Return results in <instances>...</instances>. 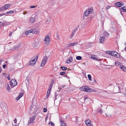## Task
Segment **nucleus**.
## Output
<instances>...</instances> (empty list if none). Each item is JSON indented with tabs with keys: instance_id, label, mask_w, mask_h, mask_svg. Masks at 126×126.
Returning a JSON list of instances; mask_svg holds the SVG:
<instances>
[{
	"instance_id": "f257e3e1",
	"label": "nucleus",
	"mask_w": 126,
	"mask_h": 126,
	"mask_svg": "<svg viewBox=\"0 0 126 126\" xmlns=\"http://www.w3.org/2000/svg\"><path fill=\"white\" fill-rule=\"evenodd\" d=\"M50 56V53L49 52H46L45 56L43 58L41 63V66L43 67L44 66L47 61L48 58Z\"/></svg>"
},
{
	"instance_id": "f03ea898",
	"label": "nucleus",
	"mask_w": 126,
	"mask_h": 126,
	"mask_svg": "<svg viewBox=\"0 0 126 126\" xmlns=\"http://www.w3.org/2000/svg\"><path fill=\"white\" fill-rule=\"evenodd\" d=\"M38 58V56L35 57H33L31 59L30 62V64L31 66H33L36 63Z\"/></svg>"
},
{
	"instance_id": "7ed1b4c3",
	"label": "nucleus",
	"mask_w": 126,
	"mask_h": 126,
	"mask_svg": "<svg viewBox=\"0 0 126 126\" xmlns=\"http://www.w3.org/2000/svg\"><path fill=\"white\" fill-rule=\"evenodd\" d=\"M93 12V10L92 9L90 8H88V10L85 11L83 14V16L85 15L86 16H87L89 14H91Z\"/></svg>"
},
{
	"instance_id": "20e7f679",
	"label": "nucleus",
	"mask_w": 126,
	"mask_h": 126,
	"mask_svg": "<svg viewBox=\"0 0 126 126\" xmlns=\"http://www.w3.org/2000/svg\"><path fill=\"white\" fill-rule=\"evenodd\" d=\"M36 116L34 115L32 116V117L30 118V120L28 121V124H30L32 123H33L35 119Z\"/></svg>"
},
{
	"instance_id": "39448f33",
	"label": "nucleus",
	"mask_w": 126,
	"mask_h": 126,
	"mask_svg": "<svg viewBox=\"0 0 126 126\" xmlns=\"http://www.w3.org/2000/svg\"><path fill=\"white\" fill-rule=\"evenodd\" d=\"M45 43L47 45L49 44L50 41L49 37L48 35H47L46 36L44 39Z\"/></svg>"
},
{
	"instance_id": "423d86ee",
	"label": "nucleus",
	"mask_w": 126,
	"mask_h": 126,
	"mask_svg": "<svg viewBox=\"0 0 126 126\" xmlns=\"http://www.w3.org/2000/svg\"><path fill=\"white\" fill-rule=\"evenodd\" d=\"M17 83L16 80L15 79H12L10 83L11 87L13 88L17 85Z\"/></svg>"
},
{
	"instance_id": "0eeeda50",
	"label": "nucleus",
	"mask_w": 126,
	"mask_h": 126,
	"mask_svg": "<svg viewBox=\"0 0 126 126\" xmlns=\"http://www.w3.org/2000/svg\"><path fill=\"white\" fill-rule=\"evenodd\" d=\"M123 5V4L122 2H118L115 3V6L118 7H120L122 6Z\"/></svg>"
},
{
	"instance_id": "6e6552de",
	"label": "nucleus",
	"mask_w": 126,
	"mask_h": 126,
	"mask_svg": "<svg viewBox=\"0 0 126 126\" xmlns=\"http://www.w3.org/2000/svg\"><path fill=\"white\" fill-rule=\"evenodd\" d=\"M83 88L84 91L87 92H90L92 91V89L87 86H84Z\"/></svg>"
},
{
	"instance_id": "1a4fd4ad",
	"label": "nucleus",
	"mask_w": 126,
	"mask_h": 126,
	"mask_svg": "<svg viewBox=\"0 0 126 126\" xmlns=\"http://www.w3.org/2000/svg\"><path fill=\"white\" fill-rule=\"evenodd\" d=\"M9 7H10V4H7L5 5L4 7L3 6L2 7L1 9H0V10H2L4 11L5 10L7 9Z\"/></svg>"
},
{
	"instance_id": "9d476101",
	"label": "nucleus",
	"mask_w": 126,
	"mask_h": 126,
	"mask_svg": "<svg viewBox=\"0 0 126 126\" xmlns=\"http://www.w3.org/2000/svg\"><path fill=\"white\" fill-rule=\"evenodd\" d=\"M85 123L87 126H93V125L91 124V121L90 120L88 119L86 120Z\"/></svg>"
},
{
	"instance_id": "9b49d317",
	"label": "nucleus",
	"mask_w": 126,
	"mask_h": 126,
	"mask_svg": "<svg viewBox=\"0 0 126 126\" xmlns=\"http://www.w3.org/2000/svg\"><path fill=\"white\" fill-rule=\"evenodd\" d=\"M31 33L34 34H37L38 33V30L36 29H33L31 30Z\"/></svg>"
},
{
	"instance_id": "f8f14e48",
	"label": "nucleus",
	"mask_w": 126,
	"mask_h": 126,
	"mask_svg": "<svg viewBox=\"0 0 126 126\" xmlns=\"http://www.w3.org/2000/svg\"><path fill=\"white\" fill-rule=\"evenodd\" d=\"M100 43H103L105 40V37L102 36L100 37Z\"/></svg>"
},
{
	"instance_id": "ddd939ff",
	"label": "nucleus",
	"mask_w": 126,
	"mask_h": 126,
	"mask_svg": "<svg viewBox=\"0 0 126 126\" xmlns=\"http://www.w3.org/2000/svg\"><path fill=\"white\" fill-rule=\"evenodd\" d=\"M73 61L72 58V57H69L68 59H67L66 62L68 63H70L71 62H72Z\"/></svg>"
},
{
	"instance_id": "4468645a",
	"label": "nucleus",
	"mask_w": 126,
	"mask_h": 126,
	"mask_svg": "<svg viewBox=\"0 0 126 126\" xmlns=\"http://www.w3.org/2000/svg\"><path fill=\"white\" fill-rule=\"evenodd\" d=\"M78 43L77 42H74V43H71L68 45V46L67 47H69L70 46H73L77 45Z\"/></svg>"
},
{
	"instance_id": "2eb2a0df",
	"label": "nucleus",
	"mask_w": 126,
	"mask_h": 126,
	"mask_svg": "<svg viewBox=\"0 0 126 126\" xmlns=\"http://www.w3.org/2000/svg\"><path fill=\"white\" fill-rule=\"evenodd\" d=\"M53 84V82L52 81L49 87V88L48 89V91H51V90L52 88V87Z\"/></svg>"
},
{
	"instance_id": "dca6fc26",
	"label": "nucleus",
	"mask_w": 126,
	"mask_h": 126,
	"mask_svg": "<svg viewBox=\"0 0 126 126\" xmlns=\"http://www.w3.org/2000/svg\"><path fill=\"white\" fill-rule=\"evenodd\" d=\"M117 52L116 51H113L111 52V55L112 56H114L115 57V56H116Z\"/></svg>"
},
{
	"instance_id": "f3484780",
	"label": "nucleus",
	"mask_w": 126,
	"mask_h": 126,
	"mask_svg": "<svg viewBox=\"0 0 126 126\" xmlns=\"http://www.w3.org/2000/svg\"><path fill=\"white\" fill-rule=\"evenodd\" d=\"M120 67L124 71H126V68L123 65H121Z\"/></svg>"
},
{
	"instance_id": "a211bd4d",
	"label": "nucleus",
	"mask_w": 126,
	"mask_h": 126,
	"mask_svg": "<svg viewBox=\"0 0 126 126\" xmlns=\"http://www.w3.org/2000/svg\"><path fill=\"white\" fill-rule=\"evenodd\" d=\"M35 18L34 17H31L30 18V22L31 23H33L35 21Z\"/></svg>"
},
{
	"instance_id": "6ab92c4d",
	"label": "nucleus",
	"mask_w": 126,
	"mask_h": 126,
	"mask_svg": "<svg viewBox=\"0 0 126 126\" xmlns=\"http://www.w3.org/2000/svg\"><path fill=\"white\" fill-rule=\"evenodd\" d=\"M91 58L92 59H93L94 60H98V59L97 58H96L95 57V55H92L91 56Z\"/></svg>"
},
{
	"instance_id": "aec40b11",
	"label": "nucleus",
	"mask_w": 126,
	"mask_h": 126,
	"mask_svg": "<svg viewBox=\"0 0 126 126\" xmlns=\"http://www.w3.org/2000/svg\"><path fill=\"white\" fill-rule=\"evenodd\" d=\"M78 30V29L77 28H76L74 29L73 30V32H72V34L74 35L76 31H77Z\"/></svg>"
},
{
	"instance_id": "412c9836",
	"label": "nucleus",
	"mask_w": 126,
	"mask_h": 126,
	"mask_svg": "<svg viewBox=\"0 0 126 126\" xmlns=\"http://www.w3.org/2000/svg\"><path fill=\"white\" fill-rule=\"evenodd\" d=\"M19 48V46L17 45L15 47H14V50H18Z\"/></svg>"
},
{
	"instance_id": "4be33fe9",
	"label": "nucleus",
	"mask_w": 126,
	"mask_h": 126,
	"mask_svg": "<svg viewBox=\"0 0 126 126\" xmlns=\"http://www.w3.org/2000/svg\"><path fill=\"white\" fill-rule=\"evenodd\" d=\"M14 12V11L13 10L10 11L9 12H7L6 14L9 15H10L12 14Z\"/></svg>"
},
{
	"instance_id": "5701e85b",
	"label": "nucleus",
	"mask_w": 126,
	"mask_h": 126,
	"mask_svg": "<svg viewBox=\"0 0 126 126\" xmlns=\"http://www.w3.org/2000/svg\"><path fill=\"white\" fill-rule=\"evenodd\" d=\"M76 59L77 60H80L82 59V57L80 56H77L76 58Z\"/></svg>"
},
{
	"instance_id": "b1692460",
	"label": "nucleus",
	"mask_w": 126,
	"mask_h": 126,
	"mask_svg": "<svg viewBox=\"0 0 126 126\" xmlns=\"http://www.w3.org/2000/svg\"><path fill=\"white\" fill-rule=\"evenodd\" d=\"M7 90L10 91L11 89V88L9 86V84H7Z\"/></svg>"
},
{
	"instance_id": "393cba45",
	"label": "nucleus",
	"mask_w": 126,
	"mask_h": 126,
	"mask_svg": "<svg viewBox=\"0 0 126 126\" xmlns=\"http://www.w3.org/2000/svg\"><path fill=\"white\" fill-rule=\"evenodd\" d=\"M60 68L61 69L64 71L66 70L67 69V67L65 66H61Z\"/></svg>"
},
{
	"instance_id": "a878e982",
	"label": "nucleus",
	"mask_w": 126,
	"mask_h": 126,
	"mask_svg": "<svg viewBox=\"0 0 126 126\" xmlns=\"http://www.w3.org/2000/svg\"><path fill=\"white\" fill-rule=\"evenodd\" d=\"M31 33V30H30V31H28V32L27 31L26 32H25V33L26 35H28V34L29 33Z\"/></svg>"
},
{
	"instance_id": "bb28decb",
	"label": "nucleus",
	"mask_w": 126,
	"mask_h": 126,
	"mask_svg": "<svg viewBox=\"0 0 126 126\" xmlns=\"http://www.w3.org/2000/svg\"><path fill=\"white\" fill-rule=\"evenodd\" d=\"M98 112L100 113H102V109L101 108H99L98 109Z\"/></svg>"
},
{
	"instance_id": "cd10ccee",
	"label": "nucleus",
	"mask_w": 126,
	"mask_h": 126,
	"mask_svg": "<svg viewBox=\"0 0 126 126\" xmlns=\"http://www.w3.org/2000/svg\"><path fill=\"white\" fill-rule=\"evenodd\" d=\"M71 119L73 121H75L77 120V118L76 117H73L71 118Z\"/></svg>"
},
{
	"instance_id": "c85d7f7f",
	"label": "nucleus",
	"mask_w": 126,
	"mask_h": 126,
	"mask_svg": "<svg viewBox=\"0 0 126 126\" xmlns=\"http://www.w3.org/2000/svg\"><path fill=\"white\" fill-rule=\"evenodd\" d=\"M66 85H63L62 86V87H59V89H60V91H61V89H62V88H66Z\"/></svg>"
},
{
	"instance_id": "c756f323",
	"label": "nucleus",
	"mask_w": 126,
	"mask_h": 126,
	"mask_svg": "<svg viewBox=\"0 0 126 126\" xmlns=\"http://www.w3.org/2000/svg\"><path fill=\"white\" fill-rule=\"evenodd\" d=\"M109 33L107 32L104 33V35L106 37H108L109 36Z\"/></svg>"
},
{
	"instance_id": "7c9ffc66",
	"label": "nucleus",
	"mask_w": 126,
	"mask_h": 126,
	"mask_svg": "<svg viewBox=\"0 0 126 126\" xmlns=\"http://www.w3.org/2000/svg\"><path fill=\"white\" fill-rule=\"evenodd\" d=\"M88 78L90 80H92V77L89 74L88 75Z\"/></svg>"
},
{
	"instance_id": "2f4dec72",
	"label": "nucleus",
	"mask_w": 126,
	"mask_h": 126,
	"mask_svg": "<svg viewBox=\"0 0 126 126\" xmlns=\"http://www.w3.org/2000/svg\"><path fill=\"white\" fill-rule=\"evenodd\" d=\"M50 92V91H47V94H46L47 98L48 97V96L49 95Z\"/></svg>"
},
{
	"instance_id": "473e14b6",
	"label": "nucleus",
	"mask_w": 126,
	"mask_h": 126,
	"mask_svg": "<svg viewBox=\"0 0 126 126\" xmlns=\"http://www.w3.org/2000/svg\"><path fill=\"white\" fill-rule=\"evenodd\" d=\"M60 75H63L65 74V72H60L59 73Z\"/></svg>"
},
{
	"instance_id": "72a5a7b5",
	"label": "nucleus",
	"mask_w": 126,
	"mask_h": 126,
	"mask_svg": "<svg viewBox=\"0 0 126 126\" xmlns=\"http://www.w3.org/2000/svg\"><path fill=\"white\" fill-rule=\"evenodd\" d=\"M49 124H50L51 126H54L55 125L51 121H50L49 123Z\"/></svg>"
},
{
	"instance_id": "f704fd0d",
	"label": "nucleus",
	"mask_w": 126,
	"mask_h": 126,
	"mask_svg": "<svg viewBox=\"0 0 126 126\" xmlns=\"http://www.w3.org/2000/svg\"><path fill=\"white\" fill-rule=\"evenodd\" d=\"M58 96V94H57L56 92H55V100H56L57 99V96Z\"/></svg>"
},
{
	"instance_id": "c9c22d12",
	"label": "nucleus",
	"mask_w": 126,
	"mask_h": 126,
	"mask_svg": "<svg viewBox=\"0 0 126 126\" xmlns=\"http://www.w3.org/2000/svg\"><path fill=\"white\" fill-rule=\"evenodd\" d=\"M93 42H92L88 43L87 44V45L88 46H91L93 44Z\"/></svg>"
},
{
	"instance_id": "e433bc0d",
	"label": "nucleus",
	"mask_w": 126,
	"mask_h": 126,
	"mask_svg": "<svg viewBox=\"0 0 126 126\" xmlns=\"http://www.w3.org/2000/svg\"><path fill=\"white\" fill-rule=\"evenodd\" d=\"M120 55H119V54L117 52V54H116V56H115V57H117V58H120V57H120Z\"/></svg>"
},
{
	"instance_id": "4c0bfd02",
	"label": "nucleus",
	"mask_w": 126,
	"mask_h": 126,
	"mask_svg": "<svg viewBox=\"0 0 126 126\" xmlns=\"http://www.w3.org/2000/svg\"><path fill=\"white\" fill-rule=\"evenodd\" d=\"M106 53L107 54H109L110 55H111V52L110 51H107L106 52Z\"/></svg>"
},
{
	"instance_id": "58836bf2",
	"label": "nucleus",
	"mask_w": 126,
	"mask_h": 126,
	"mask_svg": "<svg viewBox=\"0 0 126 126\" xmlns=\"http://www.w3.org/2000/svg\"><path fill=\"white\" fill-rule=\"evenodd\" d=\"M120 63L118 62H116L115 63V64L116 66H118L120 65Z\"/></svg>"
},
{
	"instance_id": "ea45409f",
	"label": "nucleus",
	"mask_w": 126,
	"mask_h": 126,
	"mask_svg": "<svg viewBox=\"0 0 126 126\" xmlns=\"http://www.w3.org/2000/svg\"><path fill=\"white\" fill-rule=\"evenodd\" d=\"M126 9V6H124L123 7L120 8V10L121 11V10H123L124 9Z\"/></svg>"
},
{
	"instance_id": "a19ab883",
	"label": "nucleus",
	"mask_w": 126,
	"mask_h": 126,
	"mask_svg": "<svg viewBox=\"0 0 126 126\" xmlns=\"http://www.w3.org/2000/svg\"><path fill=\"white\" fill-rule=\"evenodd\" d=\"M60 122L61 123V124H63V123L64 124L65 122H63V120L62 119H60Z\"/></svg>"
},
{
	"instance_id": "79ce46f5",
	"label": "nucleus",
	"mask_w": 126,
	"mask_h": 126,
	"mask_svg": "<svg viewBox=\"0 0 126 126\" xmlns=\"http://www.w3.org/2000/svg\"><path fill=\"white\" fill-rule=\"evenodd\" d=\"M84 86H82L79 88L80 90L81 91H84V89L83 88Z\"/></svg>"
},
{
	"instance_id": "37998d69",
	"label": "nucleus",
	"mask_w": 126,
	"mask_h": 126,
	"mask_svg": "<svg viewBox=\"0 0 126 126\" xmlns=\"http://www.w3.org/2000/svg\"><path fill=\"white\" fill-rule=\"evenodd\" d=\"M8 24H6V23H2V25H3L4 26H5V25H9V23H7Z\"/></svg>"
},
{
	"instance_id": "c03bdc74",
	"label": "nucleus",
	"mask_w": 126,
	"mask_h": 126,
	"mask_svg": "<svg viewBox=\"0 0 126 126\" xmlns=\"http://www.w3.org/2000/svg\"><path fill=\"white\" fill-rule=\"evenodd\" d=\"M47 109L46 108H44V112H46L47 111Z\"/></svg>"
},
{
	"instance_id": "a18cd8bd",
	"label": "nucleus",
	"mask_w": 126,
	"mask_h": 126,
	"mask_svg": "<svg viewBox=\"0 0 126 126\" xmlns=\"http://www.w3.org/2000/svg\"><path fill=\"white\" fill-rule=\"evenodd\" d=\"M6 13H3L2 14H0V16H3V15H6Z\"/></svg>"
},
{
	"instance_id": "49530a36",
	"label": "nucleus",
	"mask_w": 126,
	"mask_h": 126,
	"mask_svg": "<svg viewBox=\"0 0 126 126\" xmlns=\"http://www.w3.org/2000/svg\"><path fill=\"white\" fill-rule=\"evenodd\" d=\"M121 11L123 12H126V9H124L123 10H121Z\"/></svg>"
},
{
	"instance_id": "de8ad7c7",
	"label": "nucleus",
	"mask_w": 126,
	"mask_h": 126,
	"mask_svg": "<svg viewBox=\"0 0 126 126\" xmlns=\"http://www.w3.org/2000/svg\"><path fill=\"white\" fill-rule=\"evenodd\" d=\"M74 35L73 34H71V36H70V39H71L73 37Z\"/></svg>"
},
{
	"instance_id": "09e8293b",
	"label": "nucleus",
	"mask_w": 126,
	"mask_h": 126,
	"mask_svg": "<svg viewBox=\"0 0 126 126\" xmlns=\"http://www.w3.org/2000/svg\"><path fill=\"white\" fill-rule=\"evenodd\" d=\"M6 64L3 65H2V66H3V68H5V67H6Z\"/></svg>"
},
{
	"instance_id": "8fccbe9b",
	"label": "nucleus",
	"mask_w": 126,
	"mask_h": 126,
	"mask_svg": "<svg viewBox=\"0 0 126 126\" xmlns=\"http://www.w3.org/2000/svg\"><path fill=\"white\" fill-rule=\"evenodd\" d=\"M29 78L28 76L27 77L26 79V80H26L27 81H28L29 80Z\"/></svg>"
},
{
	"instance_id": "3c124183",
	"label": "nucleus",
	"mask_w": 126,
	"mask_h": 126,
	"mask_svg": "<svg viewBox=\"0 0 126 126\" xmlns=\"http://www.w3.org/2000/svg\"><path fill=\"white\" fill-rule=\"evenodd\" d=\"M35 7V6H30V8H34Z\"/></svg>"
},
{
	"instance_id": "603ef678",
	"label": "nucleus",
	"mask_w": 126,
	"mask_h": 126,
	"mask_svg": "<svg viewBox=\"0 0 126 126\" xmlns=\"http://www.w3.org/2000/svg\"><path fill=\"white\" fill-rule=\"evenodd\" d=\"M14 122L15 123H17V119L16 118L14 120Z\"/></svg>"
},
{
	"instance_id": "864d4df0",
	"label": "nucleus",
	"mask_w": 126,
	"mask_h": 126,
	"mask_svg": "<svg viewBox=\"0 0 126 126\" xmlns=\"http://www.w3.org/2000/svg\"><path fill=\"white\" fill-rule=\"evenodd\" d=\"M88 99V98L87 97H85L84 98V101H85L87 99Z\"/></svg>"
},
{
	"instance_id": "5fc2aeb1",
	"label": "nucleus",
	"mask_w": 126,
	"mask_h": 126,
	"mask_svg": "<svg viewBox=\"0 0 126 126\" xmlns=\"http://www.w3.org/2000/svg\"><path fill=\"white\" fill-rule=\"evenodd\" d=\"M65 125V126H66V124H65V123H64L63 124H62L61 125V126H64V125Z\"/></svg>"
},
{
	"instance_id": "6e6d98bb",
	"label": "nucleus",
	"mask_w": 126,
	"mask_h": 126,
	"mask_svg": "<svg viewBox=\"0 0 126 126\" xmlns=\"http://www.w3.org/2000/svg\"><path fill=\"white\" fill-rule=\"evenodd\" d=\"M27 13V12L24 11L23 13V14L24 15H25Z\"/></svg>"
},
{
	"instance_id": "4d7b16f0",
	"label": "nucleus",
	"mask_w": 126,
	"mask_h": 126,
	"mask_svg": "<svg viewBox=\"0 0 126 126\" xmlns=\"http://www.w3.org/2000/svg\"><path fill=\"white\" fill-rule=\"evenodd\" d=\"M110 7H110V6H107V7H106V9H107V10H108V9H109V8Z\"/></svg>"
},
{
	"instance_id": "13d9d810",
	"label": "nucleus",
	"mask_w": 126,
	"mask_h": 126,
	"mask_svg": "<svg viewBox=\"0 0 126 126\" xmlns=\"http://www.w3.org/2000/svg\"><path fill=\"white\" fill-rule=\"evenodd\" d=\"M48 117V116H47V115L46 116V118H45L46 120H47V119Z\"/></svg>"
},
{
	"instance_id": "bf43d9fd",
	"label": "nucleus",
	"mask_w": 126,
	"mask_h": 126,
	"mask_svg": "<svg viewBox=\"0 0 126 126\" xmlns=\"http://www.w3.org/2000/svg\"><path fill=\"white\" fill-rule=\"evenodd\" d=\"M20 97L18 96V97H17L16 98V99L17 100H18L20 99Z\"/></svg>"
},
{
	"instance_id": "052dcab7",
	"label": "nucleus",
	"mask_w": 126,
	"mask_h": 126,
	"mask_svg": "<svg viewBox=\"0 0 126 126\" xmlns=\"http://www.w3.org/2000/svg\"><path fill=\"white\" fill-rule=\"evenodd\" d=\"M13 32H11L10 33V34H9V36H12V33H13Z\"/></svg>"
},
{
	"instance_id": "680f3d73",
	"label": "nucleus",
	"mask_w": 126,
	"mask_h": 126,
	"mask_svg": "<svg viewBox=\"0 0 126 126\" xmlns=\"http://www.w3.org/2000/svg\"><path fill=\"white\" fill-rule=\"evenodd\" d=\"M94 82L95 83H97V81L95 79H94Z\"/></svg>"
},
{
	"instance_id": "e2e57ef3",
	"label": "nucleus",
	"mask_w": 126,
	"mask_h": 126,
	"mask_svg": "<svg viewBox=\"0 0 126 126\" xmlns=\"http://www.w3.org/2000/svg\"><path fill=\"white\" fill-rule=\"evenodd\" d=\"M23 96V95L22 94H20L19 96V97L20 98L21 97H22Z\"/></svg>"
},
{
	"instance_id": "0e129e2a",
	"label": "nucleus",
	"mask_w": 126,
	"mask_h": 126,
	"mask_svg": "<svg viewBox=\"0 0 126 126\" xmlns=\"http://www.w3.org/2000/svg\"><path fill=\"white\" fill-rule=\"evenodd\" d=\"M64 77H66L67 78H68V77H69L67 75H65L64 76Z\"/></svg>"
},
{
	"instance_id": "69168bd1",
	"label": "nucleus",
	"mask_w": 126,
	"mask_h": 126,
	"mask_svg": "<svg viewBox=\"0 0 126 126\" xmlns=\"http://www.w3.org/2000/svg\"><path fill=\"white\" fill-rule=\"evenodd\" d=\"M7 79L9 80L10 79V78L9 76L7 78Z\"/></svg>"
},
{
	"instance_id": "338daca9",
	"label": "nucleus",
	"mask_w": 126,
	"mask_h": 126,
	"mask_svg": "<svg viewBox=\"0 0 126 126\" xmlns=\"http://www.w3.org/2000/svg\"><path fill=\"white\" fill-rule=\"evenodd\" d=\"M88 18H90V19H91V18H93V17H91V16H89V17H88Z\"/></svg>"
},
{
	"instance_id": "774afa93",
	"label": "nucleus",
	"mask_w": 126,
	"mask_h": 126,
	"mask_svg": "<svg viewBox=\"0 0 126 126\" xmlns=\"http://www.w3.org/2000/svg\"><path fill=\"white\" fill-rule=\"evenodd\" d=\"M50 20L49 19H48L47 20V22H48L49 21H50Z\"/></svg>"
}]
</instances>
